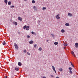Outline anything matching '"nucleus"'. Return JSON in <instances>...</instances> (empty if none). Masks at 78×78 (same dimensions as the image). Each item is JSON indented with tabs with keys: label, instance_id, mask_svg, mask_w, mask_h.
<instances>
[{
	"label": "nucleus",
	"instance_id": "nucleus-1",
	"mask_svg": "<svg viewBox=\"0 0 78 78\" xmlns=\"http://www.w3.org/2000/svg\"><path fill=\"white\" fill-rule=\"evenodd\" d=\"M59 16H60V15L59 14L55 16V18H56L57 19H61V17Z\"/></svg>",
	"mask_w": 78,
	"mask_h": 78
},
{
	"label": "nucleus",
	"instance_id": "nucleus-2",
	"mask_svg": "<svg viewBox=\"0 0 78 78\" xmlns=\"http://www.w3.org/2000/svg\"><path fill=\"white\" fill-rule=\"evenodd\" d=\"M14 46L16 49H18V46H17V44L16 43H14Z\"/></svg>",
	"mask_w": 78,
	"mask_h": 78
},
{
	"label": "nucleus",
	"instance_id": "nucleus-3",
	"mask_svg": "<svg viewBox=\"0 0 78 78\" xmlns=\"http://www.w3.org/2000/svg\"><path fill=\"white\" fill-rule=\"evenodd\" d=\"M68 16L69 17H72V16H73V15L71 13H68Z\"/></svg>",
	"mask_w": 78,
	"mask_h": 78
},
{
	"label": "nucleus",
	"instance_id": "nucleus-4",
	"mask_svg": "<svg viewBox=\"0 0 78 78\" xmlns=\"http://www.w3.org/2000/svg\"><path fill=\"white\" fill-rule=\"evenodd\" d=\"M52 69L55 72V73H56V70H55V67L52 66Z\"/></svg>",
	"mask_w": 78,
	"mask_h": 78
},
{
	"label": "nucleus",
	"instance_id": "nucleus-5",
	"mask_svg": "<svg viewBox=\"0 0 78 78\" xmlns=\"http://www.w3.org/2000/svg\"><path fill=\"white\" fill-rule=\"evenodd\" d=\"M29 43L30 44H33L34 43V41L32 40H31L29 41Z\"/></svg>",
	"mask_w": 78,
	"mask_h": 78
},
{
	"label": "nucleus",
	"instance_id": "nucleus-6",
	"mask_svg": "<svg viewBox=\"0 0 78 78\" xmlns=\"http://www.w3.org/2000/svg\"><path fill=\"white\" fill-rule=\"evenodd\" d=\"M71 53L72 55H73L74 57H75V54L74 53V52H73V51H71Z\"/></svg>",
	"mask_w": 78,
	"mask_h": 78
},
{
	"label": "nucleus",
	"instance_id": "nucleus-7",
	"mask_svg": "<svg viewBox=\"0 0 78 78\" xmlns=\"http://www.w3.org/2000/svg\"><path fill=\"white\" fill-rule=\"evenodd\" d=\"M18 20H20V21H22V18L20 17H18Z\"/></svg>",
	"mask_w": 78,
	"mask_h": 78
},
{
	"label": "nucleus",
	"instance_id": "nucleus-8",
	"mask_svg": "<svg viewBox=\"0 0 78 78\" xmlns=\"http://www.w3.org/2000/svg\"><path fill=\"white\" fill-rule=\"evenodd\" d=\"M75 47H76V48H78V43H75Z\"/></svg>",
	"mask_w": 78,
	"mask_h": 78
},
{
	"label": "nucleus",
	"instance_id": "nucleus-9",
	"mask_svg": "<svg viewBox=\"0 0 78 78\" xmlns=\"http://www.w3.org/2000/svg\"><path fill=\"white\" fill-rule=\"evenodd\" d=\"M26 30L27 31L29 30V26H26Z\"/></svg>",
	"mask_w": 78,
	"mask_h": 78
},
{
	"label": "nucleus",
	"instance_id": "nucleus-10",
	"mask_svg": "<svg viewBox=\"0 0 78 78\" xmlns=\"http://www.w3.org/2000/svg\"><path fill=\"white\" fill-rule=\"evenodd\" d=\"M18 64V66H22V63L20 62H19Z\"/></svg>",
	"mask_w": 78,
	"mask_h": 78
},
{
	"label": "nucleus",
	"instance_id": "nucleus-11",
	"mask_svg": "<svg viewBox=\"0 0 78 78\" xmlns=\"http://www.w3.org/2000/svg\"><path fill=\"white\" fill-rule=\"evenodd\" d=\"M15 70H16V71H18L19 70V69L18 68H16L15 69Z\"/></svg>",
	"mask_w": 78,
	"mask_h": 78
},
{
	"label": "nucleus",
	"instance_id": "nucleus-12",
	"mask_svg": "<svg viewBox=\"0 0 78 78\" xmlns=\"http://www.w3.org/2000/svg\"><path fill=\"white\" fill-rule=\"evenodd\" d=\"M63 45L64 46H65V47H66V46L67 45V43H64L63 44Z\"/></svg>",
	"mask_w": 78,
	"mask_h": 78
},
{
	"label": "nucleus",
	"instance_id": "nucleus-13",
	"mask_svg": "<svg viewBox=\"0 0 78 78\" xmlns=\"http://www.w3.org/2000/svg\"><path fill=\"white\" fill-rule=\"evenodd\" d=\"M4 2L5 3L6 5H7L8 4V1L7 0H5Z\"/></svg>",
	"mask_w": 78,
	"mask_h": 78
},
{
	"label": "nucleus",
	"instance_id": "nucleus-14",
	"mask_svg": "<svg viewBox=\"0 0 78 78\" xmlns=\"http://www.w3.org/2000/svg\"><path fill=\"white\" fill-rule=\"evenodd\" d=\"M45 9H47V8H46L45 7H43L42 8V10L43 11H45Z\"/></svg>",
	"mask_w": 78,
	"mask_h": 78
},
{
	"label": "nucleus",
	"instance_id": "nucleus-15",
	"mask_svg": "<svg viewBox=\"0 0 78 78\" xmlns=\"http://www.w3.org/2000/svg\"><path fill=\"white\" fill-rule=\"evenodd\" d=\"M8 5H11V2L9 1L8 2Z\"/></svg>",
	"mask_w": 78,
	"mask_h": 78
},
{
	"label": "nucleus",
	"instance_id": "nucleus-16",
	"mask_svg": "<svg viewBox=\"0 0 78 78\" xmlns=\"http://www.w3.org/2000/svg\"><path fill=\"white\" fill-rule=\"evenodd\" d=\"M65 25H66V26H70V25H69V23H66L65 24Z\"/></svg>",
	"mask_w": 78,
	"mask_h": 78
},
{
	"label": "nucleus",
	"instance_id": "nucleus-17",
	"mask_svg": "<svg viewBox=\"0 0 78 78\" xmlns=\"http://www.w3.org/2000/svg\"><path fill=\"white\" fill-rule=\"evenodd\" d=\"M62 33H64L65 32V30L64 29H62L61 30Z\"/></svg>",
	"mask_w": 78,
	"mask_h": 78
},
{
	"label": "nucleus",
	"instance_id": "nucleus-18",
	"mask_svg": "<svg viewBox=\"0 0 78 78\" xmlns=\"http://www.w3.org/2000/svg\"><path fill=\"white\" fill-rule=\"evenodd\" d=\"M54 44H55V45H58V42H55L54 43Z\"/></svg>",
	"mask_w": 78,
	"mask_h": 78
},
{
	"label": "nucleus",
	"instance_id": "nucleus-19",
	"mask_svg": "<svg viewBox=\"0 0 78 78\" xmlns=\"http://www.w3.org/2000/svg\"><path fill=\"white\" fill-rule=\"evenodd\" d=\"M13 23L15 24L16 25H17V23L16 22H14Z\"/></svg>",
	"mask_w": 78,
	"mask_h": 78
},
{
	"label": "nucleus",
	"instance_id": "nucleus-20",
	"mask_svg": "<svg viewBox=\"0 0 78 78\" xmlns=\"http://www.w3.org/2000/svg\"><path fill=\"white\" fill-rule=\"evenodd\" d=\"M27 54L29 56H30V55H31V54H30V53H29V52H27Z\"/></svg>",
	"mask_w": 78,
	"mask_h": 78
},
{
	"label": "nucleus",
	"instance_id": "nucleus-21",
	"mask_svg": "<svg viewBox=\"0 0 78 78\" xmlns=\"http://www.w3.org/2000/svg\"><path fill=\"white\" fill-rule=\"evenodd\" d=\"M59 71H60V72H62V69L60 68L59 69Z\"/></svg>",
	"mask_w": 78,
	"mask_h": 78
},
{
	"label": "nucleus",
	"instance_id": "nucleus-22",
	"mask_svg": "<svg viewBox=\"0 0 78 78\" xmlns=\"http://www.w3.org/2000/svg\"><path fill=\"white\" fill-rule=\"evenodd\" d=\"M23 51L25 53H27V50L25 49L23 50Z\"/></svg>",
	"mask_w": 78,
	"mask_h": 78
},
{
	"label": "nucleus",
	"instance_id": "nucleus-23",
	"mask_svg": "<svg viewBox=\"0 0 78 78\" xmlns=\"http://www.w3.org/2000/svg\"><path fill=\"white\" fill-rule=\"evenodd\" d=\"M32 3H35V1H34V0H32Z\"/></svg>",
	"mask_w": 78,
	"mask_h": 78
},
{
	"label": "nucleus",
	"instance_id": "nucleus-24",
	"mask_svg": "<svg viewBox=\"0 0 78 78\" xmlns=\"http://www.w3.org/2000/svg\"><path fill=\"white\" fill-rule=\"evenodd\" d=\"M38 23L39 25H40V24H41V21H39V20H38Z\"/></svg>",
	"mask_w": 78,
	"mask_h": 78
},
{
	"label": "nucleus",
	"instance_id": "nucleus-25",
	"mask_svg": "<svg viewBox=\"0 0 78 78\" xmlns=\"http://www.w3.org/2000/svg\"><path fill=\"white\" fill-rule=\"evenodd\" d=\"M26 27H27V25H26L23 27V29H25Z\"/></svg>",
	"mask_w": 78,
	"mask_h": 78
},
{
	"label": "nucleus",
	"instance_id": "nucleus-26",
	"mask_svg": "<svg viewBox=\"0 0 78 78\" xmlns=\"http://www.w3.org/2000/svg\"><path fill=\"white\" fill-rule=\"evenodd\" d=\"M34 10H36V7L35 6H34Z\"/></svg>",
	"mask_w": 78,
	"mask_h": 78
},
{
	"label": "nucleus",
	"instance_id": "nucleus-27",
	"mask_svg": "<svg viewBox=\"0 0 78 78\" xmlns=\"http://www.w3.org/2000/svg\"><path fill=\"white\" fill-rule=\"evenodd\" d=\"M27 38L28 39H30V36L29 35H28L27 36Z\"/></svg>",
	"mask_w": 78,
	"mask_h": 78
},
{
	"label": "nucleus",
	"instance_id": "nucleus-28",
	"mask_svg": "<svg viewBox=\"0 0 78 78\" xmlns=\"http://www.w3.org/2000/svg\"><path fill=\"white\" fill-rule=\"evenodd\" d=\"M37 44H34V47L35 48H36V47H37Z\"/></svg>",
	"mask_w": 78,
	"mask_h": 78
},
{
	"label": "nucleus",
	"instance_id": "nucleus-29",
	"mask_svg": "<svg viewBox=\"0 0 78 78\" xmlns=\"http://www.w3.org/2000/svg\"><path fill=\"white\" fill-rule=\"evenodd\" d=\"M51 35L53 37H55V35L54 34H51Z\"/></svg>",
	"mask_w": 78,
	"mask_h": 78
},
{
	"label": "nucleus",
	"instance_id": "nucleus-30",
	"mask_svg": "<svg viewBox=\"0 0 78 78\" xmlns=\"http://www.w3.org/2000/svg\"><path fill=\"white\" fill-rule=\"evenodd\" d=\"M10 7L11 8H14V6L12 5V6H10Z\"/></svg>",
	"mask_w": 78,
	"mask_h": 78
},
{
	"label": "nucleus",
	"instance_id": "nucleus-31",
	"mask_svg": "<svg viewBox=\"0 0 78 78\" xmlns=\"http://www.w3.org/2000/svg\"><path fill=\"white\" fill-rule=\"evenodd\" d=\"M69 70H70V71L72 70V68L69 67Z\"/></svg>",
	"mask_w": 78,
	"mask_h": 78
},
{
	"label": "nucleus",
	"instance_id": "nucleus-32",
	"mask_svg": "<svg viewBox=\"0 0 78 78\" xmlns=\"http://www.w3.org/2000/svg\"><path fill=\"white\" fill-rule=\"evenodd\" d=\"M69 73H70L71 74H72L73 73H72V71H69Z\"/></svg>",
	"mask_w": 78,
	"mask_h": 78
},
{
	"label": "nucleus",
	"instance_id": "nucleus-33",
	"mask_svg": "<svg viewBox=\"0 0 78 78\" xmlns=\"http://www.w3.org/2000/svg\"><path fill=\"white\" fill-rule=\"evenodd\" d=\"M2 44H3V45H6V43H3Z\"/></svg>",
	"mask_w": 78,
	"mask_h": 78
},
{
	"label": "nucleus",
	"instance_id": "nucleus-34",
	"mask_svg": "<svg viewBox=\"0 0 78 78\" xmlns=\"http://www.w3.org/2000/svg\"><path fill=\"white\" fill-rule=\"evenodd\" d=\"M51 76L52 77V78H54V76L52 75H51Z\"/></svg>",
	"mask_w": 78,
	"mask_h": 78
},
{
	"label": "nucleus",
	"instance_id": "nucleus-35",
	"mask_svg": "<svg viewBox=\"0 0 78 78\" xmlns=\"http://www.w3.org/2000/svg\"><path fill=\"white\" fill-rule=\"evenodd\" d=\"M71 65L72 66V67H74V66H73V64H71Z\"/></svg>",
	"mask_w": 78,
	"mask_h": 78
},
{
	"label": "nucleus",
	"instance_id": "nucleus-36",
	"mask_svg": "<svg viewBox=\"0 0 78 78\" xmlns=\"http://www.w3.org/2000/svg\"><path fill=\"white\" fill-rule=\"evenodd\" d=\"M33 34H34V35H36V33L34 32Z\"/></svg>",
	"mask_w": 78,
	"mask_h": 78
},
{
	"label": "nucleus",
	"instance_id": "nucleus-37",
	"mask_svg": "<svg viewBox=\"0 0 78 78\" xmlns=\"http://www.w3.org/2000/svg\"><path fill=\"white\" fill-rule=\"evenodd\" d=\"M41 78H46V77H45V76H43V77H41Z\"/></svg>",
	"mask_w": 78,
	"mask_h": 78
},
{
	"label": "nucleus",
	"instance_id": "nucleus-38",
	"mask_svg": "<svg viewBox=\"0 0 78 78\" xmlns=\"http://www.w3.org/2000/svg\"><path fill=\"white\" fill-rule=\"evenodd\" d=\"M34 32H31V33H32V34H34Z\"/></svg>",
	"mask_w": 78,
	"mask_h": 78
},
{
	"label": "nucleus",
	"instance_id": "nucleus-39",
	"mask_svg": "<svg viewBox=\"0 0 78 78\" xmlns=\"http://www.w3.org/2000/svg\"><path fill=\"white\" fill-rule=\"evenodd\" d=\"M38 50L39 51H41V50H42V49H39Z\"/></svg>",
	"mask_w": 78,
	"mask_h": 78
},
{
	"label": "nucleus",
	"instance_id": "nucleus-40",
	"mask_svg": "<svg viewBox=\"0 0 78 78\" xmlns=\"http://www.w3.org/2000/svg\"><path fill=\"white\" fill-rule=\"evenodd\" d=\"M47 42H48V40H47Z\"/></svg>",
	"mask_w": 78,
	"mask_h": 78
},
{
	"label": "nucleus",
	"instance_id": "nucleus-41",
	"mask_svg": "<svg viewBox=\"0 0 78 78\" xmlns=\"http://www.w3.org/2000/svg\"><path fill=\"white\" fill-rule=\"evenodd\" d=\"M5 78H8V76H5Z\"/></svg>",
	"mask_w": 78,
	"mask_h": 78
},
{
	"label": "nucleus",
	"instance_id": "nucleus-42",
	"mask_svg": "<svg viewBox=\"0 0 78 78\" xmlns=\"http://www.w3.org/2000/svg\"><path fill=\"white\" fill-rule=\"evenodd\" d=\"M5 41H3V43H5Z\"/></svg>",
	"mask_w": 78,
	"mask_h": 78
},
{
	"label": "nucleus",
	"instance_id": "nucleus-43",
	"mask_svg": "<svg viewBox=\"0 0 78 78\" xmlns=\"http://www.w3.org/2000/svg\"><path fill=\"white\" fill-rule=\"evenodd\" d=\"M39 49H42V48H41L40 47V48H39Z\"/></svg>",
	"mask_w": 78,
	"mask_h": 78
},
{
	"label": "nucleus",
	"instance_id": "nucleus-44",
	"mask_svg": "<svg viewBox=\"0 0 78 78\" xmlns=\"http://www.w3.org/2000/svg\"><path fill=\"white\" fill-rule=\"evenodd\" d=\"M70 63H71V65H72V64H72V62H71Z\"/></svg>",
	"mask_w": 78,
	"mask_h": 78
},
{
	"label": "nucleus",
	"instance_id": "nucleus-45",
	"mask_svg": "<svg viewBox=\"0 0 78 78\" xmlns=\"http://www.w3.org/2000/svg\"><path fill=\"white\" fill-rule=\"evenodd\" d=\"M56 78H59V77H57Z\"/></svg>",
	"mask_w": 78,
	"mask_h": 78
},
{
	"label": "nucleus",
	"instance_id": "nucleus-46",
	"mask_svg": "<svg viewBox=\"0 0 78 78\" xmlns=\"http://www.w3.org/2000/svg\"><path fill=\"white\" fill-rule=\"evenodd\" d=\"M24 0V1H25L26 2H27V0Z\"/></svg>",
	"mask_w": 78,
	"mask_h": 78
},
{
	"label": "nucleus",
	"instance_id": "nucleus-47",
	"mask_svg": "<svg viewBox=\"0 0 78 78\" xmlns=\"http://www.w3.org/2000/svg\"><path fill=\"white\" fill-rule=\"evenodd\" d=\"M18 33H20L19 32H18Z\"/></svg>",
	"mask_w": 78,
	"mask_h": 78
}]
</instances>
